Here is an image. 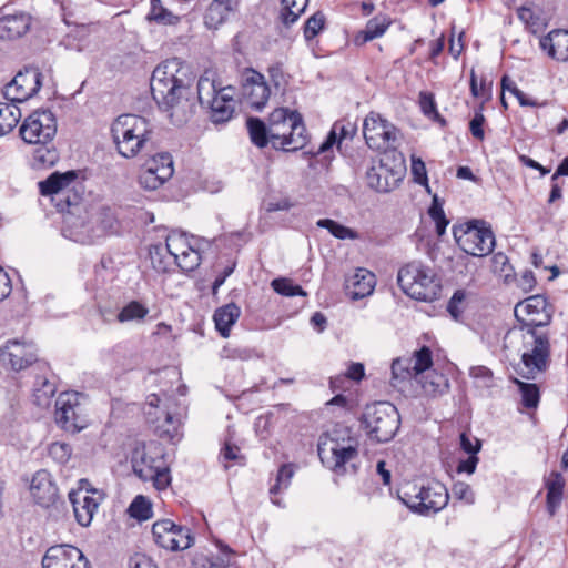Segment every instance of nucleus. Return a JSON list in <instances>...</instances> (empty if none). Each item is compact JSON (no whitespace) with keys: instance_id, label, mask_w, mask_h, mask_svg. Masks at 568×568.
<instances>
[{"instance_id":"f257e3e1","label":"nucleus","mask_w":568,"mask_h":568,"mask_svg":"<svg viewBox=\"0 0 568 568\" xmlns=\"http://www.w3.org/2000/svg\"><path fill=\"white\" fill-rule=\"evenodd\" d=\"M504 348L521 361L517 372L527 379L547 369L550 358L549 335L535 328L513 327L504 336Z\"/></svg>"},{"instance_id":"f03ea898","label":"nucleus","mask_w":568,"mask_h":568,"mask_svg":"<svg viewBox=\"0 0 568 568\" xmlns=\"http://www.w3.org/2000/svg\"><path fill=\"white\" fill-rule=\"evenodd\" d=\"M397 282L409 297L432 303L442 294V280L436 271L422 261H410L398 270Z\"/></svg>"},{"instance_id":"7ed1b4c3","label":"nucleus","mask_w":568,"mask_h":568,"mask_svg":"<svg viewBox=\"0 0 568 568\" xmlns=\"http://www.w3.org/2000/svg\"><path fill=\"white\" fill-rule=\"evenodd\" d=\"M111 133L118 152L124 158H133L151 141L153 125L143 116L121 114L113 121Z\"/></svg>"},{"instance_id":"20e7f679","label":"nucleus","mask_w":568,"mask_h":568,"mask_svg":"<svg viewBox=\"0 0 568 568\" xmlns=\"http://www.w3.org/2000/svg\"><path fill=\"white\" fill-rule=\"evenodd\" d=\"M270 141L275 150L297 151L307 143L302 115L287 108H277L270 114Z\"/></svg>"},{"instance_id":"39448f33","label":"nucleus","mask_w":568,"mask_h":568,"mask_svg":"<svg viewBox=\"0 0 568 568\" xmlns=\"http://www.w3.org/2000/svg\"><path fill=\"white\" fill-rule=\"evenodd\" d=\"M403 504L419 515L436 514L449 500L447 488L439 481H429L426 485L406 484L398 495Z\"/></svg>"},{"instance_id":"423d86ee","label":"nucleus","mask_w":568,"mask_h":568,"mask_svg":"<svg viewBox=\"0 0 568 568\" xmlns=\"http://www.w3.org/2000/svg\"><path fill=\"white\" fill-rule=\"evenodd\" d=\"M317 450L322 463L337 474L344 473L345 464L358 455L357 440L348 435L347 428L334 429L322 436Z\"/></svg>"},{"instance_id":"0eeeda50","label":"nucleus","mask_w":568,"mask_h":568,"mask_svg":"<svg viewBox=\"0 0 568 568\" xmlns=\"http://www.w3.org/2000/svg\"><path fill=\"white\" fill-rule=\"evenodd\" d=\"M362 423L369 438L387 443L396 435L400 417L393 404L377 402L366 406Z\"/></svg>"},{"instance_id":"6e6552de","label":"nucleus","mask_w":568,"mask_h":568,"mask_svg":"<svg viewBox=\"0 0 568 568\" xmlns=\"http://www.w3.org/2000/svg\"><path fill=\"white\" fill-rule=\"evenodd\" d=\"M288 73H253L241 85L242 100L255 110L264 108L272 94H283Z\"/></svg>"},{"instance_id":"1a4fd4ad","label":"nucleus","mask_w":568,"mask_h":568,"mask_svg":"<svg viewBox=\"0 0 568 568\" xmlns=\"http://www.w3.org/2000/svg\"><path fill=\"white\" fill-rule=\"evenodd\" d=\"M457 245L467 254L481 257L495 247V235L485 221L470 220L453 226Z\"/></svg>"},{"instance_id":"9d476101","label":"nucleus","mask_w":568,"mask_h":568,"mask_svg":"<svg viewBox=\"0 0 568 568\" xmlns=\"http://www.w3.org/2000/svg\"><path fill=\"white\" fill-rule=\"evenodd\" d=\"M58 122L49 109L34 110L20 126L22 140L29 144H49L57 134Z\"/></svg>"},{"instance_id":"9b49d317","label":"nucleus","mask_w":568,"mask_h":568,"mask_svg":"<svg viewBox=\"0 0 568 568\" xmlns=\"http://www.w3.org/2000/svg\"><path fill=\"white\" fill-rule=\"evenodd\" d=\"M79 393H61L55 402V422L67 432L78 433L87 426L84 406Z\"/></svg>"},{"instance_id":"f8f14e48","label":"nucleus","mask_w":568,"mask_h":568,"mask_svg":"<svg viewBox=\"0 0 568 568\" xmlns=\"http://www.w3.org/2000/svg\"><path fill=\"white\" fill-rule=\"evenodd\" d=\"M194 79L187 75L178 78L174 73H152L151 92L159 105L168 104L179 95L194 91Z\"/></svg>"},{"instance_id":"ddd939ff","label":"nucleus","mask_w":568,"mask_h":568,"mask_svg":"<svg viewBox=\"0 0 568 568\" xmlns=\"http://www.w3.org/2000/svg\"><path fill=\"white\" fill-rule=\"evenodd\" d=\"M363 134L371 149L386 151L395 148L398 131L379 114L371 112L364 120Z\"/></svg>"},{"instance_id":"4468645a","label":"nucleus","mask_w":568,"mask_h":568,"mask_svg":"<svg viewBox=\"0 0 568 568\" xmlns=\"http://www.w3.org/2000/svg\"><path fill=\"white\" fill-rule=\"evenodd\" d=\"M134 473L144 481H152L158 490L166 489L171 484L169 466L161 452L144 453L133 466Z\"/></svg>"},{"instance_id":"2eb2a0df","label":"nucleus","mask_w":568,"mask_h":568,"mask_svg":"<svg viewBox=\"0 0 568 568\" xmlns=\"http://www.w3.org/2000/svg\"><path fill=\"white\" fill-rule=\"evenodd\" d=\"M514 314L521 323L520 327L538 329L551 322L547 300L541 295H532L516 304Z\"/></svg>"},{"instance_id":"dca6fc26","label":"nucleus","mask_w":568,"mask_h":568,"mask_svg":"<svg viewBox=\"0 0 568 568\" xmlns=\"http://www.w3.org/2000/svg\"><path fill=\"white\" fill-rule=\"evenodd\" d=\"M89 486V481L82 479L79 489L69 494L75 519L83 527H88L91 524L103 499L102 493L91 489Z\"/></svg>"},{"instance_id":"f3484780","label":"nucleus","mask_w":568,"mask_h":568,"mask_svg":"<svg viewBox=\"0 0 568 568\" xmlns=\"http://www.w3.org/2000/svg\"><path fill=\"white\" fill-rule=\"evenodd\" d=\"M152 535L156 545L171 551L186 549L193 541L189 528L178 526L170 519L154 523Z\"/></svg>"},{"instance_id":"a211bd4d","label":"nucleus","mask_w":568,"mask_h":568,"mask_svg":"<svg viewBox=\"0 0 568 568\" xmlns=\"http://www.w3.org/2000/svg\"><path fill=\"white\" fill-rule=\"evenodd\" d=\"M41 565L42 568H90L84 554L69 544L49 547L42 557Z\"/></svg>"},{"instance_id":"6ab92c4d","label":"nucleus","mask_w":568,"mask_h":568,"mask_svg":"<svg viewBox=\"0 0 568 568\" xmlns=\"http://www.w3.org/2000/svg\"><path fill=\"white\" fill-rule=\"evenodd\" d=\"M37 359V347L31 341L11 339L0 347L1 363L16 372L29 367Z\"/></svg>"},{"instance_id":"aec40b11","label":"nucleus","mask_w":568,"mask_h":568,"mask_svg":"<svg viewBox=\"0 0 568 568\" xmlns=\"http://www.w3.org/2000/svg\"><path fill=\"white\" fill-rule=\"evenodd\" d=\"M115 217L108 207H101L88 224H82L80 230H70V237L83 244H90L95 239L113 231Z\"/></svg>"},{"instance_id":"412c9836","label":"nucleus","mask_w":568,"mask_h":568,"mask_svg":"<svg viewBox=\"0 0 568 568\" xmlns=\"http://www.w3.org/2000/svg\"><path fill=\"white\" fill-rule=\"evenodd\" d=\"M403 179L402 164L389 166L383 159L367 169V185L381 193H387L395 189Z\"/></svg>"},{"instance_id":"4be33fe9","label":"nucleus","mask_w":568,"mask_h":568,"mask_svg":"<svg viewBox=\"0 0 568 568\" xmlns=\"http://www.w3.org/2000/svg\"><path fill=\"white\" fill-rule=\"evenodd\" d=\"M42 73H16L4 87V98L12 103L24 102L32 98L41 88Z\"/></svg>"},{"instance_id":"5701e85b","label":"nucleus","mask_w":568,"mask_h":568,"mask_svg":"<svg viewBox=\"0 0 568 568\" xmlns=\"http://www.w3.org/2000/svg\"><path fill=\"white\" fill-rule=\"evenodd\" d=\"M32 23V17L24 11L7 12V8L0 9V39L17 40L28 33Z\"/></svg>"},{"instance_id":"b1692460","label":"nucleus","mask_w":568,"mask_h":568,"mask_svg":"<svg viewBox=\"0 0 568 568\" xmlns=\"http://www.w3.org/2000/svg\"><path fill=\"white\" fill-rule=\"evenodd\" d=\"M235 89L231 85L220 88L219 92L207 103L210 105V120L214 124H224L235 114Z\"/></svg>"},{"instance_id":"393cba45","label":"nucleus","mask_w":568,"mask_h":568,"mask_svg":"<svg viewBox=\"0 0 568 568\" xmlns=\"http://www.w3.org/2000/svg\"><path fill=\"white\" fill-rule=\"evenodd\" d=\"M159 106L173 125L182 126L186 124L195 113V90L190 92V94L179 95L178 99Z\"/></svg>"},{"instance_id":"a878e982","label":"nucleus","mask_w":568,"mask_h":568,"mask_svg":"<svg viewBox=\"0 0 568 568\" xmlns=\"http://www.w3.org/2000/svg\"><path fill=\"white\" fill-rule=\"evenodd\" d=\"M30 493L37 504L49 507L58 496V488L47 470L37 471L30 484Z\"/></svg>"},{"instance_id":"bb28decb","label":"nucleus","mask_w":568,"mask_h":568,"mask_svg":"<svg viewBox=\"0 0 568 568\" xmlns=\"http://www.w3.org/2000/svg\"><path fill=\"white\" fill-rule=\"evenodd\" d=\"M375 275L366 268H357L345 280V290L353 300L371 295L374 291Z\"/></svg>"},{"instance_id":"cd10ccee","label":"nucleus","mask_w":568,"mask_h":568,"mask_svg":"<svg viewBox=\"0 0 568 568\" xmlns=\"http://www.w3.org/2000/svg\"><path fill=\"white\" fill-rule=\"evenodd\" d=\"M237 0H212L204 14L205 26L217 29L237 11Z\"/></svg>"},{"instance_id":"c85d7f7f","label":"nucleus","mask_w":568,"mask_h":568,"mask_svg":"<svg viewBox=\"0 0 568 568\" xmlns=\"http://www.w3.org/2000/svg\"><path fill=\"white\" fill-rule=\"evenodd\" d=\"M540 47L548 55L557 61H568V31L552 30L540 39Z\"/></svg>"},{"instance_id":"c756f323","label":"nucleus","mask_w":568,"mask_h":568,"mask_svg":"<svg viewBox=\"0 0 568 568\" xmlns=\"http://www.w3.org/2000/svg\"><path fill=\"white\" fill-rule=\"evenodd\" d=\"M77 176L75 171L53 172L45 180L39 182L40 193L44 196L62 195Z\"/></svg>"},{"instance_id":"7c9ffc66","label":"nucleus","mask_w":568,"mask_h":568,"mask_svg":"<svg viewBox=\"0 0 568 568\" xmlns=\"http://www.w3.org/2000/svg\"><path fill=\"white\" fill-rule=\"evenodd\" d=\"M545 486L547 489V511L550 516H554L559 509L564 498V476L558 471H551L549 476L545 478Z\"/></svg>"},{"instance_id":"2f4dec72","label":"nucleus","mask_w":568,"mask_h":568,"mask_svg":"<svg viewBox=\"0 0 568 568\" xmlns=\"http://www.w3.org/2000/svg\"><path fill=\"white\" fill-rule=\"evenodd\" d=\"M423 394L426 396L435 397L445 394L449 388V383L444 374L436 371H428L426 374L415 378Z\"/></svg>"},{"instance_id":"473e14b6","label":"nucleus","mask_w":568,"mask_h":568,"mask_svg":"<svg viewBox=\"0 0 568 568\" xmlns=\"http://www.w3.org/2000/svg\"><path fill=\"white\" fill-rule=\"evenodd\" d=\"M241 308L235 303L219 307L213 315L215 327L222 337H229L231 327L237 322Z\"/></svg>"},{"instance_id":"72a5a7b5","label":"nucleus","mask_w":568,"mask_h":568,"mask_svg":"<svg viewBox=\"0 0 568 568\" xmlns=\"http://www.w3.org/2000/svg\"><path fill=\"white\" fill-rule=\"evenodd\" d=\"M389 26V21L385 16H377L371 19L365 28L361 30L354 38L356 45H363L385 33Z\"/></svg>"},{"instance_id":"f704fd0d","label":"nucleus","mask_w":568,"mask_h":568,"mask_svg":"<svg viewBox=\"0 0 568 568\" xmlns=\"http://www.w3.org/2000/svg\"><path fill=\"white\" fill-rule=\"evenodd\" d=\"M294 474V464H284L280 467L275 478V484L270 488L271 500L274 505L278 507L284 506L282 499L276 498V495L285 491L290 487Z\"/></svg>"},{"instance_id":"c9c22d12","label":"nucleus","mask_w":568,"mask_h":568,"mask_svg":"<svg viewBox=\"0 0 568 568\" xmlns=\"http://www.w3.org/2000/svg\"><path fill=\"white\" fill-rule=\"evenodd\" d=\"M415 382L413 362L407 357H399L392 363V385L400 388L405 382Z\"/></svg>"},{"instance_id":"e433bc0d","label":"nucleus","mask_w":568,"mask_h":568,"mask_svg":"<svg viewBox=\"0 0 568 568\" xmlns=\"http://www.w3.org/2000/svg\"><path fill=\"white\" fill-rule=\"evenodd\" d=\"M307 3L308 0H281L278 16L281 22L286 27L295 23L306 9Z\"/></svg>"},{"instance_id":"4c0bfd02","label":"nucleus","mask_w":568,"mask_h":568,"mask_svg":"<svg viewBox=\"0 0 568 568\" xmlns=\"http://www.w3.org/2000/svg\"><path fill=\"white\" fill-rule=\"evenodd\" d=\"M21 116V110L14 103H0V136L10 133Z\"/></svg>"},{"instance_id":"58836bf2","label":"nucleus","mask_w":568,"mask_h":568,"mask_svg":"<svg viewBox=\"0 0 568 568\" xmlns=\"http://www.w3.org/2000/svg\"><path fill=\"white\" fill-rule=\"evenodd\" d=\"M149 255L152 267L159 273L169 272L175 265V260L169 253L165 245H152L149 250Z\"/></svg>"},{"instance_id":"ea45409f","label":"nucleus","mask_w":568,"mask_h":568,"mask_svg":"<svg viewBox=\"0 0 568 568\" xmlns=\"http://www.w3.org/2000/svg\"><path fill=\"white\" fill-rule=\"evenodd\" d=\"M247 131L252 143L262 149L265 148L270 141V123L266 125L258 118H248L246 121Z\"/></svg>"},{"instance_id":"a19ab883","label":"nucleus","mask_w":568,"mask_h":568,"mask_svg":"<svg viewBox=\"0 0 568 568\" xmlns=\"http://www.w3.org/2000/svg\"><path fill=\"white\" fill-rule=\"evenodd\" d=\"M149 312V307L145 304L139 301H131L120 310L116 320L120 323L142 322Z\"/></svg>"},{"instance_id":"79ce46f5","label":"nucleus","mask_w":568,"mask_h":568,"mask_svg":"<svg viewBox=\"0 0 568 568\" xmlns=\"http://www.w3.org/2000/svg\"><path fill=\"white\" fill-rule=\"evenodd\" d=\"M59 160V154L53 146L49 144H40L32 155V166L41 170L53 166Z\"/></svg>"},{"instance_id":"37998d69","label":"nucleus","mask_w":568,"mask_h":568,"mask_svg":"<svg viewBox=\"0 0 568 568\" xmlns=\"http://www.w3.org/2000/svg\"><path fill=\"white\" fill-rule=\"evenodd\" d=\"M220 554L214 558H206L196 568H227L233 565L234 551L223 542H217Z\"/></svg>"},{"instance_id":"c03bdc74","label":"nucleus","mask_w":568,"mask_h":568,"mask_svg":"<svg viewBox=\"0 0 568 568\" xmlns=\"http://www.w3.org/2000/svg\"><path fill=\"white\" fill-rule=\"evenodd\" d=\"M169 180V171L166 168H162L160 170V174L154 171H150L146 168H143L139 175V184L144 190H156L162 186Z\"/></svg>"},{"instance_id":"a18cd8bd","label":"nucleus","mask_w":568,"mask_h":568,"mask_svg":"<svg viewBox=\"0 0 568 568\" xmlns=\"http://www.w3.org/2000/svg\"><path fill=\"white\" fill-rule=\"evenodd\" d=\"M165 246L175 260L181 256L182 253L190 250L192 244L185 233L173 231L166 236Z\"/></svg>"},{"instance_id":"49530a36","label":"nucleus","mask_w":568,"mask_h":568,"mask_svg":"<svg viewBox=\"0 0 568 568\" xmlns=\"http://www.w3.org/2000/svg\"><path fill=\"white\" fill-rule=\"evenodd\" d=\"M470 92L471 95L486 102L491 97V81H488L484 73H470Z\"/></svg>"},{"instance_id":"de8ad7c7","label":"nucleus","mask_w":568,"mask_h":568,"mask_svg":"<svg viewBox=\"0 0 568 568\" xmlns=\"http://www.w3.org/2000/svg\"><path fill=\"white\" fill-rule=\"evenodd\" d=\"M217 92L215 80L207 77V73L199 78L195 93L201 104L209 103Z\"/></svg>"},{"instance_id":"09e8293b","label":"nucleus","mask_w":568,"mask_h":568,"mask_svg":"<svg viewBox=\"0 0 568 568\" xmlns=\"http://www.w3.org/2000/svg\"><path fill=\"white\" fill-rule=\"evenodd\" d=\"M413 362V371L415 373V378H419V376L426 374V372L430 371V366L433 364L432 352L427 347H423L419 351L414 353V356L408 357Z\"/></svg>"},{"instance_id":"8fccbe9b","label":"nucleus","mask_w":568,"mask_h":568,"mask_svg":"<svg viewBox=\"0 0 568 568\" xmlns=\"http://www.w3.org/2000/svg\"><path fill=\"white\" fill-rule=\"evenodd\" d=\"M171 399L165 402V425H163V433H165L170 439H174L178 436L179 427L182 424V414L179 410L171 409Z\"/></svg>"},{"instance_id":"3c124183","label":"nucleus","mask_w":568,"mask_h":568,"mask_svg":"<svg viewBox=\"0 0 568 568\" xmlns=\"http://www.w3.org/2000/svg\"><path fill=\"white\" fill-rule=\"evenodd\" d=\"M428 215L435 222L436 232H437L438 236L444 235L449 221L447 220V217L445 215L443 204L439 202V199L437 195H435L433 197L432 205L428 209Z\"/></svg>"},{"instance_id":"603ef678","label":"nucleus","mask_w":568,"mask_h":568,"mask_svg":"<svg viewBox=\"0 0 568 568\" xmlns=\"http://www.w3.org/2000/svg\"><path fill=\"white\" fill-rule=\"evenodd\" d=\"M144 168L150 171H154L158 174H160V170H162V168H166L169 171V179H171L174 173L173 159L169 152H161L153 155L146 160Z\"/></svg>"},{"instance_id":"864d4df0","label":"nucleus","mask_w":568,"mask_h":568,"mask_svg":"<svg viewBox=\"0 0 568 568\" xmlns=\"http://www.w3.org/2000/svg\"><path fill=\"white\" fill-rule=\"evenodd\" d=\"M316 225L322 229H326L332 235L337 239H356V233L347 226L337 223L334 220L322 219L316 222Z\"/></svg>"},{"instance_id":"5fc2aeb1","label":"nucleus","mask_w":568,"mask_h":568,"mask_svg":"<svg viewBox=\"0 0 568 568\" xmlns=\"http://www.w3.org/2000/svg\"><path fill=\"white\" fill-rule=\"evenodd\" d=\"M521 394V403L527 408H536L539 404V388L536 384L516 381Z\"/></svg>"},{"instance_id":"6e6d98bb","label":"nucleus","mask_w":568,"mask_h":568,"mask_svg":"<svg viewBox=\"0 0 568 568\" xmlns=\"http://www.w3.org/2000/svg\"><path fill=\"white\" fill-rule=\"evenodd\" d=\"M131 517L139 520H146L152 517V506L148 498L142 495L136 496L129 507Z\"/></svg>"},{"instance_id":"4d7b16f0","label":"nucleus","mask_w":568,"mask_h":568,"mask_svg":"<svg viewBox=\"0 0 568 568\" xmlns=\"http://www.w3.org/2000/svg\"><path fill=\"white\" fill-rule=\"evenodd\" d=\"M146 19L149 21H154L155 23L163 26H174L180 21V18L178 16L173 14L163 6H154V8H151L146 16Z\"/></svg>"},{"instance_id":"13d9d810","label":"nucleus","mask_w":568,"mask_h":568,"mask_svg":"<svg viewBox=\"0 0 568 568\" xmlns=\"http://www.w3.org/2000/svg\"><path fill=\"white\" fill-rule=\"evenodd\" d=\"M200 263L201 255L193 245L190 247V250L175 258V265H178L184 272L194 271L200 265Z\"/></svg>"},{"instance_id":"bf43d9fd","label":"nucleus","mask_w":568,"mask_h":568,"mask_svg":"<svg viewBox=\"0 0 568 568\" xmlns=\"http://www.w3.org/2000/svg\"><path fill=\"white\" fill-rule=\"evenodd\" d=\"M271 286L276 293L283 296L306 295L300 285L294 284L293 281L288 278H275L272 281Z\"/></svg>"},{"instance_id":"052dcab7","label":"nucleus","mask_w":568,"mask_h":568,"mask_svg":"<svg viewBox=\"0 0 568 568\" xmlns=\"http://www.w3.org/2000/svg\"><path fill=\"white\" fill-rule=\"evenodd\" d=\"M71 455L72 447L67 443L55 442L49 446V456L61 465L67 464Z\"/></svg>"},{"instance_id":"680f3d73","label":"nucleus","mask_w":568,"mask_h":568,"mask_svg":"<svg viewBox=\"0 0 568 568\" xmlns=\"http://www.w3.org/2000/svg\"><path fill=\"white\" fill-rule=\"evenodd\" d=\"M518 18L534 32L542 30L544 22L539 16H536L531 8L520 7L517 10Z\"/></svg>"},{"instance_id":"e2e57ef3","label":"nucleus","mask_w":568,"mask_h":568,"mask_svg":"<svg viewBox=\"0 0 568 568\" xmlns=\"http://www.w3.org/2000/svg\"><path fill=\"white\" fill-rule=\"evenodd\" d=\"M325 24V16L317 11L313 16H311L304 27V36L307 40L315 38L320 31L324 28Z\"/></svg>"},{"instance_id":"0e129e2a","label":"nucleus","mask_w":568,"mask_h":568,"mask_svg":"<svg viewBox=\"0 0 568 568\" xmlns=\"http://www.w3.org/2000/svg\"><path fill=\"white\" fill-rule=\"evenodd\" d=\"M55 394V386L54 384L50 383L49 381L44 379L42 382V386L40 388H36L33 393L34 403L38 406H49L51 398Z\"/></svg>"},{"instance_id":"69168bd1","label":"nucleus","mask_w":568,"mask_h":568,"mask_svg":"<svg viewBox=\"0 0 568 568\" xmlns=\"http://www.w3.org/2000/svg\"><path fill=\"white\" fill-rule=\"evenodd\" d=\"M419 106L424 115L430 119H439L434 94L427 91L419 93Z\"/></svg>"},{"instance_id":"338daca9","label":"nucleus","mask_w":568,"mask_h":568,"mask_svg":"<svg viewBox=\"0 0 568 568\" xmlns=\"http://www.w3.org/2000/svg\"><path fill=\"white\" fill-rule=\"evenodd\" d=\"M453 497L464 501L467 505L475 503V493L471 487L463 481H457L452 487Z\"/></svg>"},{"instance_id":"774afa93","label":"nucleus","mask_w":568,"mask_h":568,"mask_svg":"<svg viewBox=\"0 0 568 568\" xmlns=\"http://www.w3.org/2000/svg\"><path fill=\"white\" fill-rule=\"evenodd\" d=\"M221 458L225 468H229V462L242 464L243 456L240 454V448L226 442L221 450Z\"/></svg>"}]
</instances>
